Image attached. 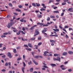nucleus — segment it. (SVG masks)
Instances as JSON below:
<instances>
[{"label":"nucleus","instance_id":"nucleus-56","mask_svg":"<svg viewBox=\"0 0 73 73\" xmlns=\"http://www.w3.org/2000/svg\"><path fill=\"white\" fill-rule=\"evenodd\" d=\"M22 30L23 31H25V28L24 27H23L22 28Z\"/></svg>","mask_w":73,"mask_h":73},{"label":"nucleus","instance_id":"nucleus-21","mask_svg":"<svg viewBox=\"0 0 73 73\" xmlns=\"http://www.w3.org/2000/svg\"><path fill=\"white\" fill-rule=\"evenodd\" d=\"M56 60L57 61H59V62H60V57H58L56 59Z\"/></svg>","mask_w":73,"mask_h":73},{"label":"nucleus","instance_id":"nucleus-58","mask_svg":"<svg viewBox=\"0 0 73 73\" xmlns=\"http://www.w3.org/2000/svg\"><path fill=\"white\" fill-rule=\"evenodd\" d=\"M5 65L6 66H8V62H6Z\"/></svg>","mask_w":73,"mask_h":73},{"label":"nucleus","instance_id":"nucleus-50","mask_svg":"<svg viewBox=\"0 0 73 73\" xmlns=\"http://www.w3.org/2000/svg\"><path fill=\"white\" fill-rule=\"evenodd\" d=\"M38 40H41V37H38Z\"/></svg>","mask_w":73,"mask_h":73},{"label":"nucleus","instance_id":"nucleus-57","mask_svg":"<svg viewBox=\"0 0 73 73\" xmlns=\"http://www.w3.org/2000/svg\"><path fill=\"white\" fill-rule=\"evenodd\" d=\"M62 70H65V69H66V68H62Z\"/></svg>","mask_w":73,"mask_h":73},{"label":"nucleus","instance_id":"nucleus-17","mask_svg":"<svg viewBox=\"0 0 73 73\" xmlns=\"http://www.w3.org/2000/svg\"><path fill=\"white\" fill-rule=\"evenodd\" d=\"M42 5L43 6L44 8H46V7L45 6V4H42Z\"/></svg>","mask_w":73,"mask_h":73},{"label":"nucleus","instance_id":"nucleus-2","mask_svg":"<svg viewBox=\"0 0 73 73\" xmlns=\"http://www.w3.org/2000/svg\"><path fill=\"white\" fill-rule=\"evenodd\" d=\"M37 25H40L41 26L43 25V27H47L49 25H45V24L44 23H37Z\"/></svg>","mask_w":73,"mask_h":73},{"label":"nucleus","instance_id":"nucleus-4","mask_svg":"<svg viewBox=\"0 0 73 73\" xmlns=\"http://www.w3.org/2000/svg\"><path fill=\"white\" fill-rule=\"evenodd\" d=\"M7 56L9 57V58H12V55H11V53L9 52L8 53Z\"/></svg>","mask_w":73,"mask_h":73},{"label":"nucleus","instance_id":"nucleus-16","mask_svg":"<svg viewBox=\"0 0 73 73\" xmlns=\"http://www.w3.org/2000/svg\"><path fill=\"white\" fill-rule=\"evenodd\" d=\"M45 9H44L43 8H42L41 9H40V11H42V12L43 11H45Z\"/></svg>","mask_w":73,"mask_h":73},{"label":"nucleus","instance_id":"nucleus-36","mask_svg":"<svg viewBox=\"0 0 73 73\" xmlns=\"http://www.w3.org/2000/svg\"><path fill=\"white\" fill-rule=\"evenodd\" d=\"M49 2L48 3H49V4H50V3H51L50 2H53L54 1L52 0H50L49 1Z\"/></svg>","mask_w":73,"mask_h":73},{"label":"nucleus","instance_id":"nucleus-38","mask_svg":"<svg viewBox=\"0 0 73 73\" xmlns=\"http://www.w3.org/2000/svg\"><path fill=\"white\" fill-rule=\"evenodd\" d=\"M46 31H47L46 30H43L42 31V33H43V32H46Z\"/></svg>","mask_w":73,"mask_h":73},{"label":"nucleus","instance_id":"nucleus-14","mask_svg":"<svg viewBox=\"0 0 73 73\" xmlns=\"http://www.w3.org/2000/svg\"><path fill=\"white\" fill-rule=\"evenodd\" d=\"M34 58H36L37 59H38V58H39V56H34Z\"/></svg>","mask_w":73,"mask_h":73},{"label":"nucleus","instance_id":"nucleus-33","mask_svg":"<svg viewBox=\"0 0 73 73\" xmlns=\"http://www.w3.org/2000/svg\"><path fill=\"white\" fill-rule=\"evenodd\" d=\"M28 64L29 65L31 64H32V62L31 61H30V62H29L28 63Z\"/></svg>","mask_w":73,"mask_h":73},{"label":"nucleus","instance_id":"nucleus-62","mask_svg":"<svg viewBox=\"0 0 73 73\" xmlns=\"http://www.w3.org/2000/svg\"><path fill=\"white\" fill-rule=\"evenodd\" d=\"M54 56H58V54H54Z\"/></svg>","mask_w":73,"mask_h":73},{"label":"nucleus","instance_id":"nucleus-42","mask_svg":"<svg viewBox=\"0 0 73 73\" xmlns=\"http://www.w3.org/2000/svg\"><path fill=\"white\" fill-rule=\"evenodd\" d=\"M66 2L65 3H63L62 4V5H66Z\"/></svg>","mask_w":73,"mask_h":73},{"label":"nucleus","instance_id":"nucleus-59","mask_svg":"<svg viewBox=\"0 0 73 73\" xmlns=\"http://www.w3.org/2000/svg\"><path fill=\"white\" fill-rule=\"evenodd\" d=\"M68 72H72V69H69L68 70Z\"/></svg>","mask_w":73,"mask_h":73},{"label":"nucleus","instance_id":"nucleus-8","mask_svg":"<svg viewBox=\"0 0 73 73\" xmlns=\"http://www.w3.org/2000/svg\"><path fill=\"white\" fill-rule=\"evenodd\" d=\"M50 37H53V36H54V37H58V35H50Z\"/></svg>","mask_w":73,"mask_h":73},{"label":"nucleus","instance_id":"nucleus-15","mask_svg":"<svg viewBox=\"0 0 73 73\" xmlns=\"http://www.w3.org/2000/svg\"><path fill=\"white\" fill-rule=\"evenodd\" d=\"M26 50H29V51H31V50H32V49H31V48H26Z\"/></svg>","mask_w":73,"mask_h":73},{"label":"nucleus","instance_id":"nucleus-29","mask_svg":"<svg viewBox=\"0 0 73 73\" xmlns=\"http://www.w3.org/2000/svg\"><path fill=\"white\" fill-rule=\"evenodd\" d=\"M32 5H33L34 7H36V5L35 4V3H33L32 4Z\"/></svg>","mask_w":73,"mask_h":73},{"label":"nucleus","instance_id":"nucleus-11","mask_svg":"<svg viewBox=\"0 0 73 73\" xmlns=\"http://www.w3.org/2000/svg\"><path fill=\"white\" fill-rule=\"evenodd\" d=\"M37 16L38 18H41L42 17V15H41L38 14Z\"/></svg>","mask_w":73,"mask_h":73},{"label":"nucleus","instance_id":"nucleus-37","mask_svg":"<svg viewBox=\"0 0 73 73\" xmlns=\"http://www.w3.org/2000/svg\"><path fill=\"white\" fill-rule=\"evenodd\" d=\"M18 7L19 8H21L23 7V6L21 5H19L18 6Z\"/></svg>","mask_w":73,"mask_h":73},{"label":"nucleus","instance_id":"nucleus-32","mask_svg":"<svg viewBox=\"0 0 73 73\" xmlns=\"http://www.w3.org/2000/svg\"><path fill=\"white\" fill-rule=\"evenodd\" d=\"M30 30H33V29H34V27H33V26L31 27L30 29H29Z\"/></svg>","mask_w":73,"mask_h":73},{"label":"nucleus","instance_id":"nucleus-31","mask_svg":"<svg viewBox=\"0 0 73 73\" xmlns=\"http://www.w3.org/2000/svg\"><path fill=\"white\" fill-rule=\"evenodd\" d=\"M21 47L20 46H18L16 47L17 49H21Z\"/></svg>","mask_w":73,"mask_h":73},{"label":"nucleus","instance_id":"nucleus-25","mask_svg":"<svg viewBox=\"0 0 73 73\" xmlns=\"http://www.w3.org/2000/svg\"><path fill=\"white\" fill-rule=\"evenodd\" d=\"M33 68H31L30 69V71L31 72H33Z\"/></svg>","mask_w":73,"mask_h":73},{"label":"nucleus","instance_id":"nucleus-47","mask_svg":"<svg viewBox=\"0 0 73 73\" xmlns=\"http://www.w3.org/2000/svg\"><path fill=\"white\" fill-rule=\"evenodd\" d=\"M25 55H23V59L24 60H25Z\"/></svg>","mask_w":73,"mask_h":73},{"label":"nucleus","instance_id":"nucleus-23","mask_svg":"<svg viewBox=\"0 0 73 73\" xmlns=\"http://www.w3.org/2000/svg\"><path fill=\"white\" fill-rule=\"evenodd\" d=\"M33 62L34 63V64H35V65H38V63H37L36 62V61H35V60H33Z\"/></svg>","mask_w":73,"mask_h":73},{"label":"nucleus","instance_id":"nucleus-54","mask_svg":"<svg viewBox=\"0 0 73 73\" xmlns=\"http://www.w3.org/2000/svg\"><path fill=\"white\" fill-rule=\"evenodd\" d=\"M3 45V44L1 43L0 44V48H1L2 47V45Z\"/></svg>","mask_w":73,"mask_h":73},{"label":"nucleus","instance_id":"nucleus-10","mask_svg":"<svg viewBox=\"0 0 73 73\" xmlns=\"http://www.w3.org/2000/svg\"><path fill=\"white\" fill-rule=\"evenodd\" d=\"M68 53L70 54H73V52L70 51H68Z\"/></svg>","mask_w":73,"mask_h":73},{"label":"nucleus","instance_id":"nucleus-24","mask_svg":"<svg viewBox=\"0 0 73 73\" xmlns=\"http://www.w3.org/2000/svg\"><path fill=\"white\" fill-rule=\"evenodd\" d=\"M13 50L14 53H16V52H17L16 49H15V48H13Z\"/></svg>","mask_w":73,"mask_h":73},{"label":"nucleus","instance_id":"nucleus-48","mask_svg":"<svg viewBox=\"0 0 73 73\" xmlns=\"http://www.w3.org/2000/svg\"><path fill=\"white\" fill-rule=\"evenodd\" d=\"M8 34V33H3V35H7Z\"/></svg>","mask_w":73,"mask_h":73},{"label":"nucleus","instance_id":"nucleus-39","mask_svg":"<svg viewBox=\"0 0 73 73\" xmlns=\"http://www.w3.org/2000/svg\"><path fill=\"white\" fill-rule=\"evenodd\" d=\"M41 44H42V43L41 42H40L38 44V45H41Z\"/></svg>","mask_w":73,"mask_h":73},{"label":"nucleus","instance_id":"nucleus-26","mask_svg":"<svg viewBox=\"0 0 73 73\" xmlns=\"http://www.w3.org/2000/svg\"><path fill=\"white\" fill-rule=\"evenodd\" d=\"M53 12L54 13H59V12L57 11H54Z\"/></svg>","mask_w":73,"mask_h":73},{"label":"nucleus","instance_id":"nucleus-49","mask_svg":"<svg viewBox=\"0 0 73 73\" xmlns=\"http://www.w3.org/2000/svg\"><path fill=\"white\" fill-rule=\"evenodd\" d=\"M64 15V13L63 12L61 14V16H62Z\"/></svg>","mask_w":73,"mask_h":73},{"label":"nucleus","instance_id":"nucleus-19","mask_svg":"<svg viewBox=\"0 0 73 73\" xmlns=\"http://www.w3.org/2000/svg\"><path fill=\"white\" fill-rule=\"evenodd\" d=\"M53 31H55V32H57L58 31H59V29H53Z\"/></svg>","mask_w":73,"mask_h":73},{"label":"nucleus","instance_id":"nucleus-40","mask_svg":"<svg viewBox=\"0 0 73 73\" xmlns=\"http://www.w3.org/2000/svg\"><path fill=\"white\" fill-rule=\"evenodd\" d=\"M24 46H25V47H27V48H28L29 47L28 46V45L26 44L24 45Z\"/></svg>","mask_w":73,"mask_h":73},{"label":"nucleus","instance_id":"nucleus-9","mask_svg":"<svg viewBox=\"0 0 73 73\" xmlns=\"http://www.w3.org/2000/svg\"><path fill=\"white\" fill-rule=\"evenodd\" d=\"M68 54V53L66 52H65L63 53L62 55L63 56H66Z\"/></svg>","mask_w":73,"mask_h":73},{"label":"nucleus","instance_id":"nucleus-41","mask_svg":"<svg viewBox=\"0 0 73 73\" xmlns=\"http://www.w3.org/2000/svg\"><path fill=\"white\" fill-rule=\"evenodd\" d=\"M47 21H49L50 20V17H48L47 19Z\"/></svg>","mask_w":73,"mask_h":73},{"label":"nucleus","instance_id":"nucleus-22","mask_svg":"<svg viewBox=\"0 0 73 73\" xmlns=\"http://www.w3.org/2000/svg\"><path fill=\"white\" fill-rule=\"evenodd\" d=\"M16 11H18V12H21V10H20L19 9H16Z\"/></svg>","mask_w":73,"mask_h":73},{"label":"nucleus","instance_id":"nucleus-13","mask_svg":"<svg viewBox=\"0 0 73 73\" xmlns=\"http://www.w3.org/2000/svg\"><path fill=\"white\" fill-rule=\"evenodd\" d=\"M21 33V31H19L18 32L16 33V35H19Z\"/></svg>","mask_w":73,"mask_h":73},{"label":"nucleus","instance_id":"nucleus-64","mask_svg":"<svg viewBox=\"0 0 73 73\" xmlns=\"http://www.w3.org/2000/svg\"><path fill=\"white\" fill-rule=\"evenodd\" d=\"M39 11H35V13H38V12H39Z\"/></svg>","mask_w":73,"mask_h":73},{"label":"nucleus","instance_id":"nucleus-63","mask_svg":"<svg viewBox=\"0 0 73 73\" xmlns=\"http://www.w3.org/2000/svg\"><path fill=\"white\" fill-rule=\"evenodd\" d=\"M59 27L60 28V29H62V27L60 25L59 26Z\"/></svg>","mask_w":73,"mask_h":73},{"label":"nucleus","instance_id":"nucleus-1","mask_svg":"<svg viewBox=\"0 0 73 73\" xmlns=\"http://www.w3.org/2000/svg\"><path fill=\"white\" fill-rule=\"evenodd\" d=\"M38 31V29H36L35 31V35H34V36L35 37V36H36L38 35H39L40 34V33Z\"/></svg>","mask_w":73,"mask_h":73},{"label":"nucleus","instance_id":"nucleus-20","mask_svg":"<svg viewBox=\"0 0 73 73\" xmlns=\"http://www.w3.org/2000/svg\"><path fill=\"white\" fill-rule=\"evenodd\" d=\"M50 42H52V43H55V41L54 40H50Z\"/></svg>","mask_w":73,"mask_h":73},{"label":"nucleus","instance_id":"nucleus-34","mask_svg":"<svg viewBox=\"0 0 73 73\" xmlns=\"http://www.w3.org/2000/svg\"><path fill=\"white\" fill-rule=\"evenodd\" d=\"M13 31L14 32H18V30L17 29L14 30H13Z\"/></svg>","mask_w":73,"mask_h":73},{"label":"nucleus","instance_id":"nucleus-52","mask_svg":"<svg viewBox=\"0 0 73 73\" xmlns=\"http://www.w3.org/2000/svg\"><path fill=\"white\" fill-rule=\"evenodd\" d=\"M31 40H35V38H33L31 39Z\"/></svg>","mask_w":73,"mask_h":73},{"label":"nucleus","instance_id":"nucleus-18","mask_svg":"<svg viewBox=\"0 0 73 73\" xmlns=\"http://www.w3.org/2000/svg\"><path fill=\"white\" fill-rule=\"evenodd\" d=\"M35 4L37 7H40V4L39 3H36Z\"/></svg>","mask_w":73,"mask_h":73},{"label":"nucleus","instance_id":"nucleus-61","mask_svg":"<svg viewBox=\"0 0 73 73\" xmlns=\"http://www.w3.org/2000/svg\"><path fill=\"white\" fill-rule=\"evenodd\" d=\"M11 29H16V28L13 27H11Z\"/></svg>","mask_w":73,"mask_h":73},{"label":"nucleus","instance_id":"nucleus-12","mask_svg":"<svg viewBox=\"0 0 73 73\" xmlns=\"http://www.w3.org/2000/svg\"><path fill=\"white\" fill-rule=\"evenodd\" d=\"M50 65L51 66H52V67H53V66H56V65L55 64H50Z\"/></svg>","mask_w":73,"mask_h":73},{"label":"nucleus","instance_id":"nucleus-44","mask_svg":"<svg viewBox=\"0 0 73 73\" xmlns=\"http://www.w3.org/2000/svg\"><path fill=\"white\" fill-rule=\"evenodd\" d=\"M42 67H44V68H47V69H48V67L47 66H42Z\"/></svg>","mask_w":73,"mask_h":73},{"label":"nucleus","instance_id":"nucleus-27","mask_svg":"<svg viewBox=\"0 0 73 73\" xmlns=\"http://www.w3.org/2000/svg\"><path fill=\"white\" fill-rule=\"evenodd\" d=\"M50 18H52L53 19H54V18H55V17H54V16H53L50 15Z\"/></svg>","mask_w":73,"mask_h":73},{"label":"nucleus","instance_id":"nucleus-7","mask_svg":"<svg viewBox=\"0 0 73 73\" xmlns=\"http://www.w3.org/2000/svg\"><path fill=\"white\" fill-rule=\"evenodd\" d=\"M28 46H29V47H30V48H33V46H32V44L31 43H28Z\"/></svg>","mask_w":73,"mask_h":73},{"label":"nucleus","instance_id":"nucleus-55","mask_svg":"<svg viewBox=\"0 0 73 73\" xmlns=\"http://www.w3.org/2000/svg\"><path fill=\"white\" fill-rule=\"evenodd\" d=\"M62 30H63V31H64V32H67L66 31V30L64 28Z\"/></svg>","mask_w":73,"mask_h":73},{"label":"nucleus","instance_id":"nucleus-45","mask_svg":"<svg viewBox=\"0 0 73 73\" xmlns=\"http://www.w3.org/2000/svg\"><path fill=\"white\" fill-rule=\"evenodd\" d=\"M20 21L21 22H23V21H24V19H20Z\"/></svg>","mask_w":73,"mask_h":73},{"label":"nucleus","instance_id":"nucleus-53","mask_svg":"<svg viewBox=\"0 0 73 73\" xmlns=\"http://www.w3.org/2000/svg\"><path fill=\"white\" fill-rule=\"evenodd\" d=\"M5 71H6V70H5L4 69H3V70H1V71L2 72H5Z\"/></svg>","mask_w":73,"mask_h":73},{"label":"nucleus","instance_id":"nucleus-5","mask_svg":"<svg viewBox=\"0 0 73 73\" xmlns=\"http://www.w3.org/2000/svg\"><path fill=\"white\" fill-rule=\"evenodd\" d=\"M46 53H49V54H50V53H52V52H51L49 53L48 51H45L44 52V55L45 56H46Z\"/></svg>","mask_w":73,"mask_h":73},{"label":"nucleus","instance_id":"nucleus-43","mask_svg":"<svg viewBox=\"0 0 73 73\" xmlns=\"http://www.w3.org/2000/svg\"><path fill=\"white\" fill-rule=\"evenodd\" d=\"M16 19V15L13 16V20H15Z\"/></svg>","mask_w":73,"mask_h":73},{"label":"nucleus","instance_id":"nucleus-60","mask_svg":"<svg viewBox=\"0 0 73 73\" xmlns=\"http://www.w3.org/2000/svg\"><path fill=\"white\" fill-rule=\"evenodd\" d=\"M14 15H18V14L17 13H14Z\"/></svg>","mask_w":73,"mask_h":73},{"label":"nucleus","instance_id":"nucleus-6","mask_svg":"<svg viewBox=\"0 0 73 73\" xmlns=\"http://www.w3.org/2000/svg\"><path fill=\"white\" fill-rule=\"evenodd\" d=\"M68 11H70V12H73V8L72 7H71V8H70L68 9Z\"/></svg>","mask_w":73,"mask_h":73},{"label":"nucleus","instance_id":"nucleus-28","mask_svg":"<svg viewBox=\"0 0 73 73\" xmlns=\"http://www.w3.org/2000/svg\"><path fill=\"white\" fill-rule=\"evenodd\" d=\"M21 60V57L18 58L17 59V61H19Z\"/></svg>","mask_w":73,"mask_h":73},{"label":"nucleus","instance_id":"nucleus-35","mask_svg":"<svg viewBox=\"0 0 73 73\" xmlns=\"http://www.w3.org/2000/svg\"><path fill=\"white\" fill-rule=\"evenodd\" d=\"M23 66L25 67V66H26V64H25V62H23Z\"/></svg>","mask_w":73,"mask_h":73},{"label":"nucleus","instance_id":"nucleus-51","mask_svg":"<svg viewBox=\"0 0 73 73\" xmlns=\"http://www.w3.org/2000/svg\"><path fill=\"white\" fill-rule=\"evenodd\" d=\"M8 64L9 65V66H11V62H9L8 63Z\"/></svg>","mask_w":73,"mask_h":73},{"label":"nucleus","instance_id":"nucleus-3","mask_svg":"<svg viewBox=\"0 0 73 73\" xmlns=\"http://www.w3.org/2000/svg\"><path fill=\"white\" fill-rule=\"evenodd\" d=\"M14 23L12 22H10V23H8V25H7V27L8 28H11V27H12V25H13V24Z\"/></svg>","mask_w":73,"mask_h":73},{"label":"nucleus","instance_id":"nucleus-30","mask_svg":"<svg viewBox=\"0 0 73 73\" xmlns=\"http://www.w3.org/2000/svg\"><path fill=\"white\" fill-rule=\"evenodd\" d=\"M25 69V68L24 67H23L22 70V72H23V73H24V70Z\"/></svg>","mask_w":73,"mask_h":73},{"label":"nucleus","instance_id":"nucleus-46","mask_svg":"<svg viewBox=\"0 0 73 73\" xmlns=\"http://www.w3.org/2000/svg\"><path fill=\"white\" fill-rule=\"evenodd\" d=\"M9 5L10 7H12V5L11 3H9Z\"/></svg>","mask_w":73,"mask_h":73}]
</instances>
